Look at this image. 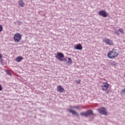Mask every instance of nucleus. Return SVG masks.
<instances>
[{"mask_svg":"<svg viewBox=\"0 0 125 125\" xmlns=\"http://www.w3.org/2000/svg\"><path fill=\"white\" fill-rule=\"evenodd\" d=\"M104 42L107 44V45H114V42L113 41L110 39H104Z\"/></svg>","mask_w":125,"mask_h":125,"instance_id":"nucleus-7","label":"nucleus"},{"mask_svg":"<svg viewBox=\"0 0 125 125\" xmlns=\"http://www.w3.org/2000/svg\"><path fill=\"white\" fill-rule=\"evenodd\" d=\"M68 111L69 113H72V115L76 116V117H79V113L77 111L73 110L72 108H69L68 109Z\"/></svg>","mask_w":125,"mask_h":125,"instance_id":"nucleus-8","label":"nucleus"},{"mask_svg":"<svg viewBox=\"0 0 125 125\" xmlns=\"http://www.w3.org/2000/svg\"><path fill=\"white\" fill-rule=\"evenodd\" d=\"M107 56L109 59H115L119 56V51L117 49H113L108 52Z\"/></svg>","mask_w":125,"mask_h":125,"instance_id":"nucleus-1","label":"nucleus"},{"mask_svg":"<svg viewBox=\"0 0 125 125\" xmlns=\"http://www.w3.org/2000/svg\"><path fill=\"white\" fill-rule=\"evenodd\" d=\"M2 58V55L0 53V59H1Z\"/></svg>","mask_w":125,"mask_h":125,"instance_id":"nucleus-24","label":"nucleus"},{"mask_svg":"<svg viewBox=\"0 0 125 125\" xmlns=\"http://www.w3.org/2000/svg\"><path fill=\"white\" fill-rule=\"evenodd\" d=\"M81 115L82 116H84L85 117H88V114L87 113V111L85 112H81Z\"/></svg>","mask_w":125,"mask_h":125,"instance_id":"nucleus-13","label":"nucleus"},{"mask_svg":"<svg viewBox=\"0 0 125 125\" xmlns=\"http://www.w3.org/2000/svg\"><path fill=\"white\" fill-rule=\"evenodd\" d=\"M74 48L77 50H82V49H83V46L82 45V44L79 43L74 46Z\"/></svg>","mask_w":125,"mask_h":125,"instance_id":"nucleus-10","label":"nucleus"},{"mask_svg":"<svg viewBox=\"0 0 125 125\" xmlns=\"http://www.w3.org/2000/svg\"><path fill=\"white\" fill-rule=\"evenodd\" d=\"M19 5L21 7H24L25 6V3L23 1V0H19Z\"/></svg>","mask_w":125,"mask_h":125,"instance_id":"nucleus-12","label":"nucleus"},{"mask_svg":"<svg viewBox=\"0 0 125 125\" xmlns=\"http://www.w3.org/2000/svg\"><path fill=\"white\" fill-rule=\"evenodd\" d=\"M70 108H73V109H81V106L78 105V106H70Z\"/></svg>","mask_w":125,"mask_h":125,"instance_id":"nucleus-15","label":"nucleus"},{"mask_svg":"<svg viewBox=\"0 0 125 125\" xmlns=\"http://www.w3.org/2000/svg\"><path fill=\"white\" fill-rule=\"evenodd\" d=\"M2 30H3V27H2V25L0 24V32H2Z\"/></svg>","mask_w":125,"mask_h":125,"instance_id":"nucleus-19","label":"nucleus"},{"mask_svg":"<svg viewBox=\"0 0 125 125\" xmlns=\"http://www.w3.org/2000/svg\"><path fill=\"white\" fill-rule=\"evenodd\" d=\"M121 92L122 94H125V88L121 90Z\"/></svg>","mask_w":125,"mask_h":125,"instance_id":"nucleus-20","label":"nucleus"},{"mask_svg":"<svg viewBox=\"0 0 125 125\" xmlns=\"http://www.w3.org/2000/svg\"><path fill=\"white\" fill-rule=\"evenodd\" d=\"M22 39V35L19 33H16L14 35V41L15 42H20Z\"/></svg>","mask_w":125,"mask_h":125,"instance_id":"nucleus-2","label":"nucleus"},{"mask_svg":"<svg viewBox=\"0 0 125 125\" xmlns=\"http://www.w3.org/2000/svg\"><path fill=\"white\" fill-rule=\"evenodd\" d=\"M77 83H81V80H78L77 81Z\"/></svg>","mask_w":125,"mask_h":125,"instance_id":"nucleus-23","label":"nucleus"},{"mask_svg":"<svg viewBox=\"0 0 125 125\" xmlns=\"http://www.w3.org/2000/svg\"><path fill=\"white\" fill-rule=\"evenodd\" d=\"M23 59H24V58H23V57L21 56H19L17 57L16 58V61L17 62H21V61H22V60H23Z\"/></svg>","mask_w":125,"mask_h":125,"instance_id":"nucleus-11","label":"nucleus"},{"mask_svg":"<svg viewBox=\"0 0 125 125\" xmlns=\"http://www.w3.org/2000/svg\"><path fill=\"white\" fill-rule=\"evenodd\" d=\"M87 114H88V115H90L91 116H92V115H94V114H93V112L92 111H91V110H88V111H87Z\"/></svg>","mask_w":125,"mask_h":125,"instance_id":"nucleus-16","label":"nucleus"},{"mask_svg":"<svg viewBox=\"0 0 125 125\" xmlns=\"http://www.w3.org/2000/svg\"><path fill=\"white\" fill-rule=\"evenodd\" d=\"M118 32H120V33H121V34H122L123 35L125 34V32L124 31V29H123V28H120L118 30Z\"/></svg>","mask_w":125,"mask_h":125,"instance_id":"nucleus-17","label":"nucleus"},{"mask_svg":"<svg viewBox=\"0 0 125 125\" xmlns=\"http://www.w3.org/2000/svg\"><path fill=\"white\" fill-rule=\"evenodd\" d=\"M102 89L103 91H106L110 87V84L107 82L104 83L102 85H101Z\"/></svg>","mask_w":125,"mask_h":125,"instance_id":"nucleus-3","label":"nucleus"},{"mask_svg":"<svg viewBox=\"0 0 125 125\" xmlns=\"http://www.w3.org/2000/svg\"><path fill=\"white\" fill-rule=\"evenodd\" d=\"M57 89L58 92H60L61 93H62V92H64V88L62 87L61 86H60V85L57 87Z\"/></svg>","mask_w":125,"mask_h":125,"instance_id":"nucleus-9","label":"nucleus"},{"mask_svg":"<svg viewBox=\"0 0 125 125\" xmlns=\"http://www.w3.org/2000/svg\"><path fill=\"white\" fill-rule=\"evenodd\" d=\"M99 15L100 16H102V17H104V18H106V17L108 16V15L107 14V12H106V11L104 10L100 11L99 12Z\"/></svg>","mask_w":125,"mask_h":125,"instance_id":"nucleus-6","label":"nucleus"},{"mask_svg":"<svg viewBox=\"0 0 125 125\" xmlns=\"http://www.w3.org/2000/svg\"><path fill=\"white\" fill-rule=\"evenodd\" d=\"M56 58L58 59V60L60 61H63V58H64V54L61 52L57 53Z\"/></svg>","mask_w":125,"mask_h":125,"instance_id":"nucleus-4","label":"nucleus"},{"mask_svg":"<svg viewBox=\"0 0 125 125\" xmlns=\"http://www.w3.org/2000/svg\"><path fill=\"white\" fill-rule=\"evenodd\" d=\"M98 111H99V113L102 114V115H104L105 116H107V115H108V113L107 112V111H106V109L104 107L98 109Z\"/></svg>","mask_w":125,"mask_h":125,"instance_id":"nucleus-5","label":"nucleus"},{"mask_svg":"<svg viewBox=\"0 0 125 125\" xmlns=\"http://www.w3.org/2000/svg\"><path fill=\"white\" fill-rule=\"evenodd\" d=\"M5 72H6V74H7V75H9V76H11L12 75L11 73H10V72L9 71V70H6L5 71Z\"/></svg>","mask_w":125,"mask_h":125,"instance_id":"nucleus-18","label":"nucleus"},{"mask_svg":"<svg viewBox=\"0 0 125 125\" xmlns=\"http://www.w3.org/2000/svg\"><path fill=\"white\" fill-rule=\"evenodd\" d=\"M1 90H2V86L0 84V91H1Z\"/></svg>","mask_w":125,"mask_h":125,"instance_id":"nucleus-22","label":"nucleus"},{"mask_svg":"<svg viewBox=\"0 0 125 125\" xmlns=\"http://www.w3.org/2000/svg\"><path fill=\"white\" fill-rule=\"evenodd\" d=\"M115 34H116V35H117V36H119L120 35V33H119L118 31H115Z\"/></svg>","mask_w":125,"mask_h":125,"instance_id":"nucleus-21","label":"nucleus"},{"mask_svg":"<svg viewBox=\"0 0 125 125\" xmlns=\"http://www.w3.org/2000/svg\"><path fill=\"white\" fill-rule=\"evenodd\" d=\"M68 62H67V64H69V65H71L72 63H73V61H72V59L71 58H68Z\"/></svg>","mask_w":125,"mask_h":125,"instance_id":"nucleus-14","label":"nucleus"}]
</instances>
